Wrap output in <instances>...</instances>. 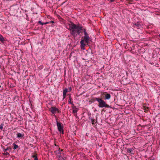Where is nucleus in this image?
Segmentation results:
<instances>
[{"mask_svg": "<svg viewBox=\"0 0 160 160\" xmlns=\"http://www.w3.org/2000/svg\"><path fill=\"white\" fill-rule=\"evenodd\" d=\"M71 24L69 26V30L70 31V34L74 37L76 36L77 33L78 35H80V33L82 32V31L84 28L82 26L79 25H76L72 22H71Z\"/></svg>", "mask_w": 160, "mask_h": 160, "instance_id": "obj_1", "label": "nucleus"}, {"mask_svg": "<svg viewBox=\"0 0 160 160\" xmlns=\"http://www.w3.org/2000/svg\"><path fill=\"white\" fill-rule=\"evenodd\" d=\"M93 100L94 102L97 101L99 104V107L100 108H111V107L109 105L107 104L103 100L102 98H93Z\"/></svg>", "mask_w": 160, "mask_h": 160, "instance_id": "obj_2", "label": "nucleus"}, {"mask_svg": "<svg viewBox=\"0 0 160 160\" xmlns=\"http://www.w3.org/2000/svg\"><path fill=\"white\" fill-rule=\"evenodd\" d=\"M83 32L84 33V36L82 37V38H83V40L85 41V43L87 44V45H89L88 44L89 42L91 41V38L89 37V35L86 32V30L85 28L83 29Z\"/></svg>", "mask_w": 160, "mask_h": 160, "instance_id": "obj_3", "label": "nucleus"}, {"mask_svg": "<svg viewBox=\"0 0 160 160\" xmlns=\"http://www.w3.org/2000/svg\"><path fill=\"white\" fill-rule=\"evenodd\" d=\"M57 126L58 131L61 133L62 134H63V126L62 123L60 122L57 121Z\"/></svg>", "mask_w": 160, "mask_h": 160, "instance_id": "obj_4", "label": "nucleus"}, {"mask_svg": "<svg viewBox=\"0 0 160 160\" xmlns=\"http://www.w3.org/2000/svg\"><path fill=\"white\" fill-rule=\"evenodd\" d=\"M84 42H85V41L83 39H81L80 41V43H81V48L82 49L84 50L85 49V45H86Z\"/></svg>", "mask_w": 160, "mask_h": 160, "instance_id": "obj_5", "label": "nucleus"}, {"mask_svg": "<svg viewBox=\"0 0 160 160\" xmlns=\"http://www.w3.org/2000/svg\"><path fill=\"white\" fill-rule=\"evenodd\" d=\"M58 109L55 107H52L50 108V111L53 114L56 113L57 111H58Z\"/></svg>", "mask_w": 160, "mask_h": 160, "instance_id": "obj_6", "label": "nucleus"}, {"mask_svg": "<svg viewBox=\"0 0 160 160\" xmlns=\"http://www.w3.org/2000/svg\"><path fill=\"white\" fill-rule=\"evenodd\" d=\"M68 91V89L67 88H65V89H64L63 90V98H65L66 97L67 92Z\"/></svg>", "mask_w": 160, "mask_h": 160, "instance_id": "obj_7", "label": "nucleus"}, {"mask_svg": "<svg viewBox=\"0 0 160 160\" xmlns=\"http://www.w3.org/2000/svg\"><path fill=\"white\" fill-rule=\"evenodd\" d=\"M105 99L109 100L111 98V95L109 93H107L105 95Z\"/></svg>", "mask_w": 160, "mask_h": 160, "instance_id": "obj_8", "label": "nucleus"}, {"mask_svg": "<svg viewBox=\"0 0 160 160\" xmlns=\"http://www.w3.org/2000/svg\"><path fill=\"white\" fill-rule=\"evenodd\" d=\"M23 136V134L21 133L20 132H17V137L18 138H22Z\"/></svg>", "mask_w": 160, "mask_h": 160, "instance_id": "obj_9", "label": "nucleus"}, {"mask_svg": "<svg viewBox=\"0 0 160 160\" xmlns=\"http://www.w3.org/2000/svg\"><path fill=\"white\" fill-rule=\"evenodd\" d=\"M133 150L134 149L133 148H129L127 149V152L128 153L134 154V153L133 152Z\"/></svg>", "mask_w": 160, "mask_h": 160, "instance_id": "obj_10", "label": "nucleus"}, {"mask_svg": "<svg viewBox=\"0 0 160 160\" xmlns=\"http://www.w3.org/2000/svg\"><path fill=\"white\" fill-rule=\"evenodd\" d=\"M75 108V109H74L73 110V113H74V115L75 116H76L77 115V112L78 111V109L77 108H76V107L74 106L73 107V108Z\"/></svg>", "mask_w": 160, "mask_h": 160, "instance_id": "obj_11", "label": "nucleus"}, {"mask_svg": "<svg viewBox=\"0 0 160 160\" xmlns=\"http://www.w3.org/2000/svg\"><path fill=\"white\" fill-rule=\"evenodd\" d=\"M141 25L140 24V22H137L133 24V27H137L138 28L141 26Z\"/></svg>", "mask_w": 160, "mask_h": 160, "instance_id": "obj_12", "label": "nucleus"}, {"mask_svg": "<svg viewBox=\"0 0 160 160\" xmlns=\"http://www.w3.org/2000/svg\"><path fill=\"white\" fill-rule=\"evenodd\" d=\"M89 118L92 122V124H94L95 122V120L92 118L90 117H89Z\"/></svg>", "mask_w": 160, "mask_h": 160, "instance_id": "obj_13", "label": "nucleus"}, {"mask_svg": "<svg viewBox=\"0 0 160 160\" xmlns=\"http://www.w3.org/2000/svg\"><path fill=\"white\" fill-rule=\"evenodd\" d=\"M5 40L1 34H0V41L2 42H4Z\"/></svg>", "mask_w": 160, "mask_h": 160, "instance_id": "obj_14", "label": "nucleus"}, {"mask_svg": "<svg viewBox=\"0 0 160 160\" xmlns=\"http://www.w3.org/2000/svg\"><path fill=\"white\" fill-rule=\"evenodd\" d=\"M12 145L13 146V149L14 150L16 149L18 147V145L16 144L15 143H13Z\"/></svg>", "mask_w": 160, "mask_h": 160, "instance_id": "obj_15", "label": "nucleus"}, {"mask_svg": "<svg viewBox=\"0 0 160 160\" xmlns=\"http://www.w3.org/2000/svg\"><path fill=\"white\" fill-rule=\"evenodd\" d=\"M58 160H62L64 158L62 157V155H58Z\"/></svg>", "mask_w": 160, "mask_h": 160, "instance_id": "obj_16", "label": "nucleus"}, {"mask_svg": "<svg viewBox=\"0 0 160 160\" xmlns=\"http://www.w3.org/2000/svg\"><path fill=\"white\" fill-rule=\"evenodd\" d=\"M59 150H60V148H58V149L57 150H56L55 151V152L56 153V154L57 155H58V154L60 152Z\"/></svg>", "mask_w": 160, "mask_h": 160, "instance_id": "obj_17", "label": "nucleus"}, {"mask_svg": "<svg viewBox=\"0 0 160 160\" xmlns=\"http://www.w3.org/2000/svg\"><path fill=\"white\" fill-rule=\"evenodd\" d=\"M72 100V99L70 98V97L69 98L68 100V102H69V104H71L72 105H73V103L72 102H71V101Z\"/></svg>", "mask_w": 160, "mask_h": 160, "instance_id": "obj_18", "label": "nucleus"}, {"mask_svg": "<svg viewBox=\"0 0 160 160\" xmlns=\"http://www.w3.org/2000/svg\"><path fill=\"white\" fill-rule=\"evenodd\" d=\"M32 157L34 158H36V157H37V154H33V155H32Z\"/></svg>", "mask_w": 160, "mask_h": 160, "instance_id": "obj_19", "label": "nucleus"}, {"mask_svg": "<svg viewBox=\"0 0 160 160\" xmlns=\"http://www.w3.org/2000/svg\"><path fill=\"white\" fill-rule=\"evenodd\" d=\"M3 126V124L2 123L1 124H0V129H1V130H2V129Z\"/></svg>", "mask_w": 160, "mask_h": 160, "instance_id": "obj_20", "label": "nucleus"}, {"mask_svg": "<svg viewBox=\"0 0 160 160\" xmlns=\"http://www.w3.org/2000/svg\"><path fill=\"white\" fill-rule=\"evenodd\" d=\"M9 150V149L8 148H7L6 149L4 148L3 150V151L4 152H6L8 150Z\"/></svg>", "mask_w": 160, "mask_h": 160, "instance_id": "obj_21", "label": "nucleus"}, {"mask_svg": "<svg viewBox=\"0 0 160 160\" xmlns=\"http://www.w3.org/2000/svg\"><path fill=\"white\" fill-rule=\"evenodd\" d=\"M4 155H9V153H8V152H4Z\"/></svg>", "mask_w": 160, "mask_h": 160, "instance_id": "obj_22", "label": "nucleus"}, {"mask_svg": "<svg viewBox=\"0 0 160 160\" xmlns=\"http://www.w3.org/2000/svg\"><path fill=\"white\" fill-rule=\"evenodd\" d=\"M38 23L39 24H40L42 25V23L43 22H42L41 21H39Z\"/></svg>", "mask_w": 160, "mask_h": 160, "instance_id": "obj_23", "label": "nucleus"}, {"mask_svg": "<svg viewBox=\"0 0 160 160\" xmlns=\"http://www.w3.org/2000/svg\"><path fill=\"white\" fill-rule=\"evenodd\" d=\"M49 23H50V22H43L42 25L47 24H48Z\"/></svg>", "mask_w": 160, "mask_h": 160, "instance_id": "obj_24", "label": "nucleus"}, {"mask_svg": "<svg viewBox=\"0 0 160 160\" xmlns=\"http://www.w3.org/2000/svg\"><path fill=\"white\" fill-rule=\"evenodd\" d=\"M74 51H72V52H71V53H70V57H71L72 56V54L73 53H74Z\"/></svg>", "mask_w": 160, "mask_h": 160, "instance_id": "obj_25", "label": "nucleus"}, {"mask_svg": "<svg viewBox=\"0 0 160 160\" xmlns=\"http://www.w3.org/2000/svg\"><path fill=\"white\" fill-rule=\"evenodd\" d=\"M62 154H63V153H62L61 152H59V153H58V155H62Z\"/></svg>", "mask_w": 160, "mask_h": 160, "instance_id": "obj_26", "label": "nucleus"}, {"mask_svg": "<svg viewBox=\"0 0 160 160\" xmlns=\"http://www.w3.org/2000/svg\"><path fill=\"white\" fill-rule=\"evenodd\" d=\"M49 22H50V23H54V22L53 21H50Z\"/></svg>", "mask_w": 160, "mask_h": 160, "instance_id": "obj_27", "label": "nucleus"}, {"mask_svg": "<svg viewBox=\"0 0 160 160\" xmlns=\"http://www.w3.org/2000/svg\"><path fill=\"white\" fill-rule=\"evenodd\" d=\"M33 160H38V157H36V158H34Z\"/></svg>", "mask_w": 160, "mask_h": 160, "instance_id": "obj_28", "label": "nucleus"}, {"mask_svg": "<svg viewBox=\"0 0 160 160\" xmlns=\"http://www.w3.org/2000/svg\"><path fill=\"white\" fill-rule=\"evenodd\" d=\"M63 151V150L62 149H60V150H59V152H62Z\"/></svg>", "mask_w": 160, "mask_h": 160, "instance_id": "obj_29", "label": "nucleus"}, {"mask_svg": "<svg viewBox=\"0 0 160 160\" xmlns=\"http://www.w3.org/2000/svg\"><path fill=\"white\" fill-rule=\"evenodd\" d=\"M131 51V52L132 53H134V52H133V51L131 50V51Z\"/></svg>", "mask_w": 160, "mask_h": 160, "instance_id": "obj_30", "label": "nucleus"}, {"mask_svg": "<svg viewBox=\"0 0 160 160\" xmlns=\"http://www.w3.org/2000/svg\"><path fill=\"white\" fill-rule=\"evenodd\" d=\"M110 0V2H113L114 1V0Z\"/></svg>", "mask_w": 160, "mask_h": 160, "instance_id": "obj_31", "label": "nucleus"}, {"mask_svg": "<svg viewBox=\"0 0 160 160\" xmlns=\"http://www.w3.org/2000/svg\"><path fill=\"white\" fill-rule=\"evenodd\" d=\"M70 90L71 91V90L72 88L71 87H70L69 88Z\"/></svg>", "mask_w": 160, "mask_h": 160, "instance_id": "obj_32", "label": "nucleus"}, {"mask_svg": "<svg viewBox=\"0 0 160 160\" xmlns=\"http://www.w3.org/2000/svg\"><path fill=\"white\" fill-rule=\"evenodd\" d=\"M90 49V48H89L88 49V50H90V49Z\"/></svg>", "mask_w": 160, "mask_h": 160, "instance_id": "obj_33", "label": "nucleus"}, {"mask_svg": "<svg viewBox=\"0 0 160 160\" xmlns=\"http://www.w3.org/2000/svg\"><path fill=\"white\" fill-rule=\"evenodd\" d=\"M90 49V48H89L88 49V50H90V49Z\"/></svg>", "mask_w": 160, "mask_h": 160, "instance_id": "obj_34", "label": "nucleus"}, {"mask_svg": "<svg viewBox=\"0 0 160 160\" xmlns=\"http://www.w3.org/2000/svg\"><path fill=\"white\" fill-rule=\"evenodd\" d=\"M49 17H50V16H48V18H49Z\"/></svg>", "mask_w": 160, "mask_h": 160, "instance_id": "obj_35", "label": "nucleus"}, {"mask_svg": "<svg viewBox=\"0 0 160 160\" xmlns=\"http://www.w3.org/2000/svg\"><path fill=\"white\" fill-rule=\"evenodd\" d=\"M49 17H50V16H48V18H49Z\"/></svg>", "mask_w": 160, "mask_h": 160, "instance_id": "obj_36", "label": "nucleus"}, {"mask_svg": "<svg viewBox=\"0 0 160 160\" xmlns=\"http://www.w3.org/2000/svg\"><path fill=\"white\" fill-rule=\"evenodd\" d=\"M55 145L56 146H57V145L56 144H55Z\"/></svg>", "mask_w": 160, "mask_h": 160, "instance_id": "obj_37", "label": "nucleus"}, {"mask_svg": "<svg viewBox=\"0 0 160 160\" xmlns=\"http://www.w3.org/2000/svg\"><path fill=\"white\" fill-rule=\"evenodd\" d=\"M97 122V120H96V121L95 122Z\"/></svg>", "mask_w": 160, "mask_h": 160, "instance_id": "obj_38", "label": "nucleus"}, {"mask_svg": "<svg viewBox=\"0 0 160 160\" xmlns=\"http://www.w3.org/2000/svg\"><path fill=\"white\" fill-rule=\"evenodd\" d=\"M159 37H160V34H159Z\"/></svg>", "mask_w": 160, "mask_h": 160, "instance_id": "obj_39", "label": "nucleus"}, {"mask_svg": "<svg viewBox=\"0 0 160 160\" xmlns=\"http://www.w3.org/2000/svg\"><path fill=\"white\" fill-rule=\"evenodd\" d=\"M17 48H16L15 49V50H17Z\"/></svg>", "mask_w": 160, "mask_h": 160, "instance_id": "obj_40", "label": "nucleus"}]
</instances>
